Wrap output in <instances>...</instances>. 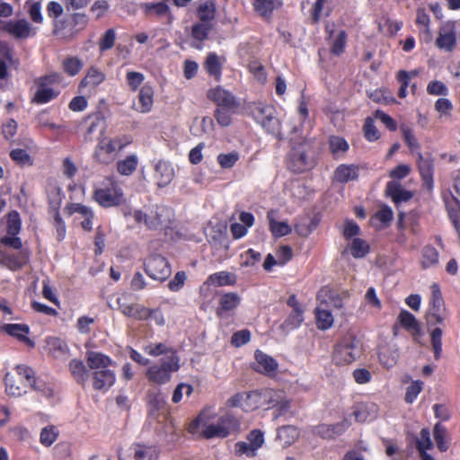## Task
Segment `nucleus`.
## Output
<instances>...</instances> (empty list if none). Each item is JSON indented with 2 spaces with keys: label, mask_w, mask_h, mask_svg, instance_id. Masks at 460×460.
<instances>
[{
  "label": "nucleus",
  "mask_w": 460,
  "mask_h": 460,
  "mask_svg": "<svg viewBox=\"0 0 460 460\" xmlns=\"http://www.w3.org/2000/svg\"><path fill=\"white\" fill-rule=\"evenodd\" d=\"M282 392L273 389H264L249 393H238L227 401L231 407H241L244 411H252L260 407L279 406L280 412L286 411L290 403L288 401H282Z\"/></svg>",
  "instance_id": "f257e3e1"
},
{
  "label": "nucleus",
  "mask_w": 460,
  "mask_h": 460,
  "mask_svg": "<svg viewBox=\"0 0 460 460\" xmlns=\"http://www.w3.org/2000/svg\"><path fill=\"white\" fill-rule=\"evenodd\" d=\"M189 432L193 435L200 434L206 438H226L240 430V422L232 414H226L217 420H210L205 413L199 414L190 425Z\"/></svg>",
  "instance_id": "f03ea898"
},
{
  "label": "nucleus",
  "mask_w": 460,
  "mask_h": 460,
  "mask_svg": "<svg viewBox=\"0 0 460 460\" xmlns=\"http://www.w3.org/2000/svg\"><path fill=\"white\" fill-rule=\"evenodd\" d=\"M180 369V358L172 354L168 359H161L159 364L150 366L146 373L148 380L155 384L163 385L171 380L172 374Z\"/></svg>",
  "instance_id": "7ed1b4c3"
},
{
  "label": "nucleus",
  "mask_w": 460,
  "mask_h": 460,
  "mask_svg": "<svg viewBox=\"0 0 460 460\" xmlns=\"http://www.w3.org/2000/svg\"><path fill=\"white\" fill-rule=\"evenodd\" d=\"M360 354L359 341L353 337H346L336 346L332 358L337 365H345L355 361Z\"/></svg>",
  "instance_id": "20e7f679"
},
{
  "label": "nucleus",
  "mask_w": 460,
  "mask_h": 460,
  "mask_svg": "<svg viewBox=\"0 0 460 460\" xmlns=\"http://www.w3.org/2000/svg\"><path fill=\"white\" fill-rule=\"evenodd\" d=\"M93 198L103 208L116 207L125 200L121 188L111 181L107 185L95 188Z\"/></svg>",
  "instance_id": "39448f33"
},
{
  "label": "nucleus",
  "mask_w": 460,
  "mask_h": 460,
  "mask_svg": "<svg viewBox=\"0 0 460 460\" xmlns=\"http://www.w3.org/2000/svg\"><path fill=\"white\" fill-rule=\"evenodd\" d=\"M431 297L429 300V307L427 314L429 323L443 324L447 312L445 303L438 284L433 283L430 287Z\"/></svg>",
  "instance_id": "423d86ee"
},
{
  "label": "nucleus",
  "mask_w": 460,
  "mask_h": 460,
  "mask_svg": "<svg viewBox=\"0 0 460 460\" xmlns=\"http://www.w3.org/2000/svg\"><path fill=\"white\" fill-rule=\"evenodd\" d=\"M145 271L153 279L164 281L171 275V267L161 255H151L145 261Z\"/></svg>",
  "instance_id": "0eeeda50"
},
{
  "label": "nucleus",
  "mask_w": 460,
  "mask_h": 460,
  "mask_svg": "<svg viewBox=\"0 0 460 460\" xmlns=\"http://www.w3.org/2000/svg\"><path fill=\"white\" fill-rule=\"evenodd\" d=\"M327 40L331 52L335 56L341 55L346 47L348 34L340 23H329L326 25Z\"/></svg>",
  "instance_id": "6e6552de"
},
{
  "label": "nucleus",
  "mask_w": 460,
  "mask_h": 460,
  "mask_svg": "<svg viewBox=\"0 0 460 460\" xmlns=\"http://www.w3.org/2000/svg\"><path fill=\"white\" fill-rule=\"evenodd\" d=\"M122 147L123 144L119 139L103 137L96 146L94 156L102 164H110L116 158L118 152Z\"/></svg>",
  "instance_id": "1a4fd4ad"
},
{
  "label": "nucleus",
  "mask_w": 460,
  "mask_h": 460,
  "mask_svg": "<svg viewBox=\"0 0 460 460\" xmlns=\"http://www.w3.org/2000/svg\"><path fill=\"white\" fill-rule=\"evenodd\" d=\"M22 221L17 211H12L7 217V234L1 238V243L14 249H20L22 245V240L16 235L20 233Z\"/></svg>",
  "instance_id": "9d476101"
},
{
  "label": "nucleus",
  "mask_w": 460,
  "mask_h": 460,
  "mask_svg": "<svg viewBox=\"0 0 460 460\" xmlns=\"http://www.w3.org/2000/svg\"><path fill=\"white\" fill-rule=\"evenodd\" d=\"M328 293L327 289H322L317 295V300L320 301V304L315 309V318L317 327L320 330L330 329L334 322L332 312L328 308L327 304L323 300V297L326 296Z\"/></svg>",
  "instance_id": "9b49d317"
},
{
  "label": "nucleus",
  "mask_w": 460,
  "mask_h": 460,
  "mask_svg": "<svg viewBox=\"0 0 460 460\" xmlns=\"http://www.w3.org/2000/svg\"><path fill=\"white\" fill-rule=\"evenodd\" d=\"M118 309L125 316L135 320H146L147 307L137 303H129L127 296L122 295L117 298Z\"/></svg>",
  "instance_id": "f8f14e48"
},
{
  "label": "nucleus",
  "mask_w": 460,
  "mask_h": 460,
  "mask_svg": "<svg viewBox=\"0 0 460 460\" xmlns=\"http://www.w3.org/2000/svg\"><path fill=\"white\" fill-rule=\"evenodd\" d=\"M0 29L16 39H27L33 34L31 25L24 19L4 22Z\"/></svg>",
  "instance_id": "ddd939ff"
},
{
  "label": "nucleus",
  "mask_w": 460,
  "mask_h": 460,
  "mask_svg": "<svg viewBox=\"0 0 460 460\" xmlns=\"http://www.w3.org/2000/svg\"><path fill=\"white\" fill-rule=\"evenodd\" d=\"M288 165L295 172H302L312 166V162L305 154V145L294 147L289 155Z\"/></svg>",
  "instance_id": "4468645a"
},
{
  "label": "nucleus",
  "mask_w": 460,
  "mask_h": 460,
  "mask_svg": "<svg viewBox=\"0 0 460 460\" xmlns=\"http://www.w3.org/2000/svg\"><path fill=\"white\" fill-rule=\"evenodd\" d=\"M456 43V30L455 23L448 22L445 23L439 30L436 45L440 49L451 51Z\"/></svg>",
  "instance_id": "2eb2a0df"
},
{
  "label": "nucleus",
  "mask_w": 460,
  "mask_h": 460,
  "mask_svg": "<svg viewBox=\"0 0 460 460\" xmlns=\"http://www.w3.org/2000/svg\"><path fill=\"white\" fill-rule=\"evenodd\" d=\"M58 78V76L57 75H51L40 79L39 88L34 95V101L37 103H46L57 95L54 90L49 87V84L56 82Z\"/></svg>",
  "instance_id": "dca6fc26"
},
{
  "label": "nucleus",
  "mask_w": 460,
  "mask_h": 460,
  "mask_svg": "<svg viewBox=\"0 0 460 460\" xmlns=\"http://www.w3.org/2000/svg\"><path fill=\"white\" fill-rule=\"evenodd\" d=\"M141 8L146 17L165 18L166 23L170 24L172 22L173 16L168 4L164 2L145 3L141 5Z\"/></svg>",
  "instance_id": "f3484780"
},
{
  "label": "nucleus",
  "mask_w": 460,
  "mask_h": 460,
  "mask_svg": "<svg viewBox=\"0 0 460 460\" xmlns=\"http://www.w3.org/2000/svg\"><path fill=\"white\" fill-rule=\"evenodd\" d=\"M208 98L219 108H234L237 105L234 96L221 86L210 89L208 92Z\"/></svg>",
  "instance_id": "a211bd4d"
},
{
  "label": "nucleus",
  "mask_w": 460,
  "mask_h": 460,
  "mask_svg": "<svg viewBox=\"0 0 460 460\" xmlns=\"http://www.w3.org/2000/svg\"><path fill=\"white\" fill-rule=\"evenodd\" d=\"M115 381L116 375L110 367L93 372V387L95 390L106 392L114 385Z\"/></svg>",
  "instance_id": "6ab92c4d"
},
{
  "label": "nucleus",
  "mask_w": 460,
  "mask_h": 460,
  "mask_svg": "<svg viewBox=\"0 0 460 460\" xmlns=\"http://www.w3.org/2000/svg\"><path fill=\"white\" fill-rule=\"evenodd\" d=\"M378 405L372 402L358 403L353 411L356 421L366 422L376 420L378 416Z\"/></svg>",
  "instance_id": "aec40b11"
},
{
  "label": "nucleus",
  "mask_w": 460,
  "mask_h": 460,
  "mask_svg": "<svg viewBox=\"0 0 460 460\" xmlns=\"http://www.w3.org/2000/svg\"><path fill=\"white\" fill-rule=\"evenodd\" d=\"M18 65L13 49L6 43L0 42V80L8 76V69Z\"/></svg>",
  "instance_id": "412c9836"
},
{
  "label": "nucleus",
  "mask_w": 460,
  "mask_h": 460,
  "mask_svg": "<svg viewBox=\"0 0 460 460\" xmlns=\"http://www.w3.org/2000/svg\"><path fill=\"white\" fill-rule=\"evenodd\" d=\"M349 426L350 421L345 418L342 421L333 425H318L314 428V433L326 439L334 438L336 436H339L345 432Z\"/></svg>",
  "instance_id": "4be33fe9"
},
{
  "label": "nucleus",
  "mask_w": 460,
  "mask_h": 460,
  "mask_svg": "<svg viewBox=\"0 0 460 460\" xmlns=\"http://www.w3.org/2000/svg\"><path fill=\"white\" fill-rule=\"evenodd\" d=\"M418 155V167L421 175L423 184L427 190H431L433 188V160L429 155L424 156L420 152Z\"/></svg>",
  "instance_id": "5701e85b"
},
{
  "label": "nucleus",
  "mask_w": 460,
  "mask_h": 460,
  "mask_svg": "<svg viewBox=\"0 0 460 460\" xmlns=\"http://www.w3.org/2000/svg\"><path fill=\"white\" fill-rule=\"evenodd\" d=\"M2 331L10 336L17 338L20 341L29 347H34V342L28 337L30 327L22 323H5L1 327Z\"/></svg>",
  "instance_id": "b1692460"
},
{
  "label": "nucleus",
  "mask_w": 460,
  "mask_h": 460,
  "mask_svg": "<svg viewBox=\"0 0 460 460\" xmlns=\"http://www.w3.org/2000/svg\"><path fill=\"white\" fill-rule=\"evenodd\" d=\"M154 104V90L150 85H144L138 93L137 101L133 103V109L141 113H147Z\"/></svg>",
  "instance_id": "393cba45"
},
{
  "label": "nucleus",
  "mask_w": 460,
  "mask_h": 460,
  "mask_svg": "<svg viewBox=\"0 0 460 460\" xmlns=\"http://www.w3.org/2000/svg\"><path fill=\"white\" fill-rule=\"evenodd\" d=\"M278 367V363L270 356L260 351H255V362L253 363V368L257 372L272 375L275 373Z\"/></svg>",
  "instance_id": "a878e982"
},
{
  "label": "nucleus",
  "mask_w": 460,
  "mask_h": 460,
  "mask_svg": "<svg viewBox=\"0 0 460 460\" xmlns=\"http://www.w3.org/2000/svg\"><path fill=\"white\" fill-rule=\"evenodd\" d=\"M87 365L93 372L109 368L113 365L110 357L98 351L88 350L85 353Z\"/></svg>",
  "instance_id": "bb28decb"
},
{
  "label": "nucleus",
  "mask_w": 460,
  "mask_h": 460,
  "mask_svg": "<svg viewBox=\"0 0 460 460\" xmlns=\"http://www.w3.org/2000/svg\"><path fill=\"white\" fill-rule=\"evenodd\" d=\"M106 76L103 72L96 67H90L79 84V88L81 91H88L91 92L95 89L99 84H101Z\"/></svg>",
  "instance_id": "cd10ccee"
},
{
  "label": "nucleus",
  "mask_w": 460,
  "mask_h": 460,
  "mask_svg": "<svg viewBox=\"0 0 460 460\" xmlns=\"http://www.w3.org/2000/svg\"><path fill=\"white\" fill-rule=\"evenodd\" d=\"M239 223H234L230 226V231L234 239L243 237L254 223V217L250 212H242L239 215Z\"/></svg>",
  "instance_id": "c85d7f7f"
},
{
  "label": "nucleus",
  "mask_w": 460,
  "mask_h": 460,
  "mask_svg": "<svg viewBox=\"0 0 460 460\" xmlns=\"http://www.w3.org/2000/svg\"><path fill=\"white\" fill-rule=\"evenodd\" d=\"M225 61L224 57H220L215 52H210L206 58L204 66L209 75L214 76L217 81H219L221 79L222 66Z\"/></svg>",
  "instance_id": "c756f323"
},
{
  "label": "nucleus",
  "mask_w": 460,
  "mask_h": 460,
  "mask_svg": "<svg viewBox=\"0 0 460 460\" xmlns=\"http://www.w3.org/2000/svg\"><path fill=\"white\" fill-rule=\"evenodd\" d=\"M282 5V0H253L254 11L262 18L270 19L273 12Z\"/></svg>",
  "instance_id": "7c9ffc66"
},
{
  "label": "nucleus",
  "mask_w": 460,
  "mask_h": 460,
  "mask_svg": "<svg viewBox=\"0 0 460 460\" xmlns=\"http://www.w3.org/2000/svg\"><path fill=\"white\" fill-rule=\"evenodd\" d=\"M174 177L172 166L166 162L159 161L155 165V178L159 187L168 185Z\"/></svg>",
  "instance_id": "2f4dec72"
},
{
  "label": "nucleus",
  "mask_w": 460,
  "mask_h": 460,
  "mask_svg": "<svg viewBox=\"0 0 460 460\" xmlns=\"http://www.w3.org/2000/svg\"><path fill=\"white\" fill-rule=\"evenodd\" d=\"M5 393L9 396L20 397L27 393L29 387L23 382L17 380L16 376L12 373H6L4 377Z\"/></svg>",
  "instance_id": "473e14b6"
},
{
  "label": "nucleus",
  "mask_w": 460,
  "mask_h": 460,
  "mask_svg": "<svg viewBox=\"0 0 460 460\" xmlns=\"http://www.w3.org/2000/svg\"><path fill=\"white\" fill-rule=\"evenodd\" d=\"M241 302V298L238 294L234 292H228L223 294L218 302V307L217 309V314L223 316L226 312L235 309Z\"/></svg>",
  "instance_id": "72a5a7b5"
},
{
  "label": "nucleus",
  "mask_w": 460,
  "mask_h": 460,
  "mask_svg": "<svg viewBox=\"0 0 460 460\" xmlns=\"http://www.w3.org/2000/svg\"><path fill=\"white\" fill-rule=\"evenodd\" d=\"M46 351L56 358L66 357L68 352L66 343L57 337H49L46 339Z\"/></svg>",
  "instance_id": "f704fd0d"
},
{
  "label": "nucleus",
  "mask_w": 460,
  "mask_h": 460,
  "mask_svg": "<svg viewBox=\"0 0 460 460\" xmlns=\"http://www.w3.org/2000/svg\"><path fill=\"white\" fill-rule=\"evenodd\" d=\"M146 354L152 357L164 356L163 359H168L172 354L177 355L176 351L166 343L164 342H150L143 347Z\"/></svg>",
  "instance_id": "c9c22d12"
},
{
  "label": "nucleus",
  "mask_w": 460,
  "mask_h": 460,
  "mask_svg": "<svg viewBox=\"0 0 460 460\" xmlns=\"http://www.w3.org/2000/svg\"><path fill=\"white\" fill-rule=\"evenodd\" d=\"M236 282V277L234 274L227 271H219L211 274L207 280L204 282V286H233Z\"/></svg>",
  "instance_id": "e433bc0d"
},
{
  "label": "nucleus",
  "mask_w": 460,
  "mask_h": 460,
  "mask_svg": "<svg viewBox=\"0 0 460 460\" xmlns=\"http://www.w3.org/2000/svg\"><path fill=\"white\" fill-rule=\"evenodd\" d=\"M358 177V167L354 164H341L334 172V180L341 183L354 181Z\"/></svg>",
  "instance_id": "4c0bfd02"
},
{
  "label": "nucleus",
  "mask_w": 460,
  "mask_h": 460,
  "mask_svg": "<svg viewBox=\"0 0 460 460\" xmlns=\"http://www.w3.org/2000/svg\"><path fill=\"white\" fill-rule=\"evenodd\" d=\"M71 210L73 213H76L81 217V226L84 230L91 231L93 229L94 215L90 208L81 204H73Z\"/></svg>",
  "instance_id": "58836bf2"
},
{
  "label": "nucleus",
  "mask_w": 460,
  "mask_h": 460,
  "mask_svg": "<svg viewBox=\"0 0 460 460\" xmlns=\"http://www.w3.org/2000/svg\"><path fill=\"white\" fill-rule=\"evenodd\" d=\"M69 370L74 379L80 385H84L89 378V372L82 360L72 359Z\"/></svg>",
  "instance_id": "ea45409f"
},
{
  "label": "nucleus",
  "mask_w": 460,
  "mask_h": 460,
  "mask_svg": "<svg viewBox=\"0 0 460 460\" xmlns=\"http://www.w3.org/2000/svg\"><path fill=\"white\" fill-rule=\"evenodd\" d=\"M379 360L381 364L387 367H393L399 358L398 349L395 346H384L379 350Z\"/></svg>",
  "instance_id": "a19ab883"
},
{
  "label": "nucleus",
  "mask_w": 460,
  "mask_h": 460,
  "mask_svg": "<svg viewBox=\"0 0 460 460\" xmlns=\"http://www.w3.org/2000/svg\"><path fill=\"white\" fill-rule=\"evenodd\" d=\"M438 252L431 245L422 248L420 263L423 269H430L438 264Z\"/></svg>",
  "instance_id": "79ce46f5"
},
{
  "label": "nucleus",
  "mask_w": 460,
  "mask_h": 460,
  "mask_svg": "<svg viewBox=\"0 0 460 460\" xmlns=\"http://www.w3.org/2000/svg\"><path fill=\"white\" fill-rule=\"evenodd\" d=\"M14 371L15 373L13 375L16 376L17 380L23 382L30 387L37 389L35 385V373L30 367L18 365L15 367Z\"/></svg>",
  "instance_id": "37998d69"
},
{
  "label": "nucleus",
  "mask_w": 460,
  "mask_h": 460,
  "mask_svg": "<svg viewBox=\"0 0 460 460\" xmlns=\"http://www.w3.org/2000/svg\"><path fill=\"white\" fill-rule=\"evenodd\" d=\"M251 112L254 119L261 124L262 123V120H265L269 119L270 115L275 114V109L271 105L257 102L251 107Z\"/></svg>",
  "instance_id": "c03bdc74"
},
{
  "label": "nucleus",
  "mask_w": 460,
  "mask_h": 460,
  "mask_svg": "<svg viewBox=\"0 0 460 460\" xmlns=\"http://www.w3.org/2000/svg\"><path fill=\"white\" fill-rule=\"evenodd\" d=\"M268 219L270 222V229L273 236L281 237L288 234L291 232V226L286 221H277L273 218V212L268 213Z\"/></svg>",
  "instance_id": "a18cd8bd"
},
{
  "label": "nucleus",
  "mask_w": 460,
  "mask_h": 460,
  "mask_svg": "<svg viewBox=\"0 0 460 460\" xmlns=\"http://www.w3.org/2000/svg\"><path fill=\"white\" fill-rule=\"evenodd\" d=\"M400 130L411 153L418 154V152H420V144L414 136L412 128H410L407 124L402 123L400 126Z\"/></svg>",
  "instance_id": "49530a36"
},
{
  "label": "nucleus",
  "mask_w": 460,
  "mask_h": 460,
  "mask_svg": "<svg viewBox=\"0 0 460 460\" xmlns=\"http://www.w3.org/2000/svg\"><path fill=\"white\" fill-rule=\"evenodd\" d=\"M132 449L135 460H155L158 456L156 449L153 447L136 444L132 446Z\"/></svg>",
  "instance_id": "de8ad7c7"
},
{
  "label": "nucleus",
  "mask_w": 460,
  "mask_h": 460,
  "mask_svg": "<svg viewBox=\"0 0 460 460\" xmlns=\"http://www.w3.org/2000/svg\"><path fill=\"white\" fill-rule=\"evenodd\" d=\"M137 163V157L135 155H128L125 159L118 162V172L121 175H130L136 170Z\"/></svg>",
  "instance_id": "09e8293b"
},
{
  "label": "nucleus",
  "mask_w": 460,
  "mask_h": 460,
  "mask_svg": "<svg viewBox=\"0 0 460 460\" xmlns=\"http://www.w3.org/2000/svg\"><path fill=\"white\" fill-rule=\"evenodd\" d=\"M216 8L213 3L205 2L198 8V17L200 22L211 24L215 18Z\"/></svg>",
  "instance_id": "8fccbe9b"
},
{
  "label": "nucleus",
  "mask_w": 460,
  "mask_h": 460,
  "mask_svg": "<svg viewBox=\"0 0 460 460\" xmlns=\"http://www.w3.org/2000/svg\"><path fill=\"white\" fill-rule=\"evenodd\" d=\"M349 250L354 258H363L369 252V245L365 240L356 237L351 241Z\"/></svg>",
  "instance_id": "3c124183"
},
{
  "label": "nucleus",
  "mask_w": 460,
  "mask_h": 460,
  "mask_svg": "<svg viewBox=\"0 0 460 460\" xmlns=\"http://www.w3.org/2000/svg\"><path fill=\"white\" fill-rule=\"evenodd\" d=\"M299 436L298 429L294 426H284L279 429L278 438L284 445L292 444Z\"/></svg>",
  "instance_id": "603ef678"
},
{
  "label": "nucleus",
  "mask_w": 460,
  "mask_h": 460,
  "mask_svg": "<svg viewBox=\"0 0 460 460\" xmlns=\"http://www.w3.org/2000/svg\"><path fill=\"white\" fill-rule=\"evenodd\" d=\"M433 436L438 449L441 452L447 451L448 449V440L445 427L439 423L436 424L433 430Z\"/></svg>",
  "instance_id": "864d4df0"
},
{
  "label": "nucleus",
  "mask_w": 460,
  "mask_h": 460,
  "mask_svg": "<svg viewBox=\"0 0 460 460\" xmlns=\"http://www.w3.org/2000/svg\"><path fill=\"white\" fill-rule=\"evenodd\" d=\"M240 158L237 151L221 153L217 155V161L222 169L233 168Z\"/></svg>",
  "instance_id": "5fc2aeb1"
},
{
  "label": "nucleus",
  "mask_w": 460,
  "mask_h": 460,
  "mask_svg": "<svg viewBox=\"0 0 460 460\" xmlns=\"http://www.w3.org/2000/svg\"><path fill=\"white\" fill-rule=\"evenodd\" d=\"M24 263V260L21 259L17 255L8 254L3 252H0V264L12 270H16Z\"/></svg>",
  "instance_id": "6e6d98bb"
},
{
  "label": "nucleus",
  "mask_w": 460,
  "mask_h": 460,
  "mask_svg": "<svg viewBox=\"0 0 460 460\" xmlns=\"http://www.w3.org/2000/svg\"><path fill=\"white\" fill-rule=\"evenodd\" d=\"M267 133L273 135L277 138H281V126L279 120L276 118L275 114L270 115L269 119L262 120L260 124Z\"/></svg>",
  "instance_id": "4d7b16f0"
},
{
  "label": "nucleus",
  "mask_w": 460,
  "mask_h": 460,
  "mask_svg": "<svg viewBox=\"0 0 460 460\" xmlns=\"http://www.w3.org/2000/svg\"><path fill=\"white\" fill-rule=\"evenodd\" d=\"M398 320L405 329L415 332H420V325L414 315L410 312L402 310L398 316Z\"/></svg>",
  "instance_id": "13d9d810"
},
{
  "label": "nucleus",
  "mask_w": 460,
  "mask_h": 460,
  "mask_svg": "<svg viewBox=\"0 0 460 460\" xmlns=\"http://www.w3.org/2000/svg\"><path fill=\"white\" fill-rule=\"evenodd\" d=\"M58 430L55 426H47L40 431V441L45 447L51 446L58 438Z\"/></svg>",
  "instance_id": "bf43d9fd"
},
{
  "label": "nucleus",
  "mask_w": 460,
  "mask_h": 460,
  "mask_svg": "<svg viewBox=\"0 0 460 460\" xmlns=\"http://www.w3.org/2000/svg\"><path fill=\"white\" fill-rule=\"evenodd\" d=\"M304 322V309L292 310L284 321L283 326L287 329H296Z\"/></svg>",
  "instance_id": "052dcab7"
},
{
  "label": "nucleus",
  "mask_w": 460,
  "mask_h": 460,
  "mask_svg": "<svg viewBox=\"0 0 460 460\" xmlns=\"http://www.w3.org/2000/svg\"><path fill=\"white\" fill-rule=\"evenodd\" d=\"M63 68L66 73L74 76L83 68V62L75 57L67 58L63 61Z\"/></svg>",
  "instance_id": "680f3d73"
},
{
  "label": "nucleus",
  "mask_w": 460,
  "mask_h": 460,
  "mask_svg": "<svg viewBox=\"0 0 460 460\" xmlns=\"http://www.w3.org/2000/svg\"><path fill=\"white\" fill-rule=\"evenodd\" d=\"M117 35L114 29L107 30L99 40V49L102 52L111 49L116 41Z\"/></svg>",
  "instance_id": "e2e57ef3"
},
{
  "label": "nucleus",
  "mask_w": 460,
  "mask_h": 460,
  "mask_svg": "<svg viewBox=\"0 0 460 460\" xmlns=\"http://www.w3.org/2000/svg\"><path fill=\"white\" fill-rule=\"evenodd\" d=\"M417 73L415 71L406 72L404 70H401L397 74V79L401 84L398 95L400 98H405L407 96V87L409 85V81L411 76H415Z\"/></svg>",
  "instance_id": "0e129e2a"
},
{
  "label": "nucleus",
  "mask_w": 460,
  "mask_h": 460,
  "mask_svg": "<svg viewBox=\"0 0 460 460\" xmlns=\"http://www.w3.org/2000/svg\"><path fill=\"white\" fill-rule=\"evenodd\" d=\"M212 28L211 24L206 22L195 23L192 27L191 35L194 39L203 41L205 40Z\"/></svg>",
  "instance_id": "69168bd1"
},
{
  "label": "nucleus",
  "mask_w": 460,
  "mask_h": 460,
  "mask_svg": "<svg viewBox=\"0 0 460 460\" xmlns=\"http://www.w3.org/2000/svg\"><path fill=\"white\" fill-rule=\"evenodd\" d=\"M430 338L435 358H438L442 352V330L439 327L432 330Z\"/></svg>",
  "instance_id": "338daca9"
},
{
  "label": "nucleus",
  "mask_w": 460,
  "mask_h": 460,
  "mask_svg": "<svg viewBox=\"0 0 460 460\" xmlns=\"http://www.w3.org/2000/svg\"><path fill=\"white\" fill-rule=\"evenodd\" d=\"M329 144L330 148L334 155L345 153L349 148L347 141L341 137H331Z\"/></svg>",
  "instance_id": "774afa93"
}]
</instances>
